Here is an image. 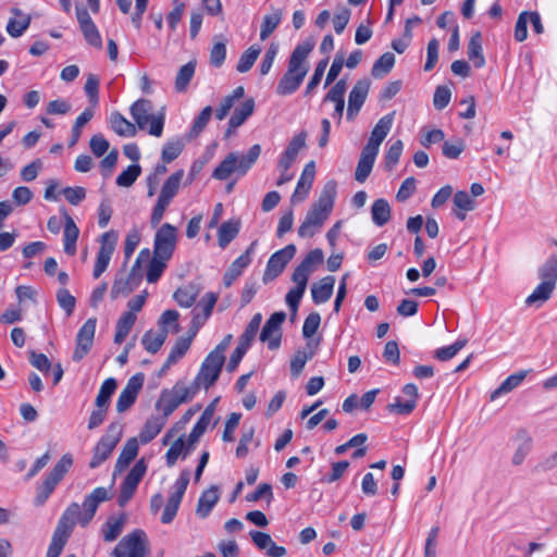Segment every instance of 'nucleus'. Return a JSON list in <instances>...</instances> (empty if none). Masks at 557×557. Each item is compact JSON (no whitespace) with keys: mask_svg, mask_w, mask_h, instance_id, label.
I'll return each instance as SVG.
<instances>
[{"mask_svg":"<svg viewBox=\"0 0 557 557\" xmlns=\"http://www.w3.org/2000/svg\"><path fill=\"white\" fill-rule=\"evenodd\" d=\"M394 123V112L382 116L373 127L367 145L362 148L373 153H379L380 146L388 135Z\"/></svg>","mask_w":557,"mask_h":557,"instance_id":"f3484780","label":"nucleus"},{"mask_svg":"<svg viewBox=\"0 0 557 557\" xmlns=\"http://www.w3.org/2000/svg\"><path fill=\"white\" fill-rule=\"evenodd\" d=\"M394 64L395 55L392 52H385L374 62L371 74L375 78H382L391 72Z\"/></svg>","mask_w":557,"mask_h":557,"instance_id":"8fccbe9b","label":"nucleus"},{"mask_svg":"<svg viewBox=\"0 0 557 557\" xmlns=\"http://www.w3.org/2000/svg\"><path fill=\"white\" fill-rule=\"evenodd\" d=\"M191 344V337H181L176 341L168 356V366L175 364L185 356Z\"/></svg>","mask_w":557,"mask_h":557,"instance_id":"4d7b16f0","label":"nucleus"},{"mask_svg":"<svg viewBox=\"0 0 557 557\" xmlns=\"http://www.w3.org/2000/svg\"><path fill=\"white\" fill-rule=\"evenodd\" d=\"M152 102L148 99H138L131 108L129 112L139 129H148V133L154 137H161L165 121L163 110L158 114H152Z\"/></svg>","mask_w":557,"mask_h":557,"instance_id":"20e7f679","label":"nucleus"},{"mask_svg":"<svg viewBox=\"0 0 557 557\" xmlns=\"http://www.w3.org/2000/svg\"><path fill=\"white\" fill-rule=\"evenodd\" d=\"M467 338H458L454 344L436 349L434 357L441 361L450 360L467 345Z\"/></svg>","mask_w":557,"mask_h":557,"instance_id":"6e6d98bb","label":"nucleus"},{"mask_svg":"<svg viewBox=\"0 0 557 557\" xmlns=\"http://www.w3.org/2000/svg\"><path fill=\"white\" fill-rule=\"evenodd\" d=\"M182 404L183 401L172 388H165L161 392L160 397L156 404V408L162 412L164 418H168Z\"/></svg>","mask_w":557,"mask_h":557,"instance_id":"bb28decb","label":"nucleus"},{"mask_svg":"<svg viewBox=\"0 0 557 557\" xmlns=\"http://www.w3.org/2000/svg\"><path fill=\"white\" fill-rule=\"evenodd\" d=\"M123 434L122 425L119 423H111L106 433L97 442L92 458L90 459L89 467L91 469L98 468L104 462L114 450L117 443L121 441Z\"/></svg>","mask_w":557,"mask_h":557,"instance_id":"423d86ee","label":"nucleus"},{"mask_svg":"<svg viewBox=\"0 0 557 557\" xmlns=\"http://www.w3.org/2000/svg\"><path fill=\"white\" fill-rule=\"evenodd\" d=\"M196 62L189 61L180 67L175 78V90L183 92L187 89L191 78L195 75Z\"/></svg>","mask_w":557,"mask_h":557,"instance_id":"c03bdc74","label":"nucleus"},{"mask_svg":"<svg viewBox=\"0 0 557 557\" xmlns=\"http://www.w3.org/2000/svg\"><path fill=\"white\" fill-rule=\"evenodd\" d=\"M148 469V465L145 458H140L136 461V463L132 467L126 478L121 484V490L117 498V503L120 506H125L131 498L134 496L138 484L145 476Z\"/></svg>","mask_w":557,"mask_h":557,"instance_id":"9d476101","label":"nucleus"},{"mask_svg":"<svg viewBox=\"0 0 557 557\" xmlns=\"http://www.w3.org/2000/svg\"><path fill=\"white\" fill-rule=\"evenodd\" d=\"M255 111V100L246 99L240 106L236 107L228 120L225 137H231L236 129L242 126Z\"/></svg>","mask_w":557,"mask_h":557,"instance_id":"412c9836","label":"nucleus"},{"mask_svg":"<svg viewBox=\"0 0 557 557\" xmlns=\"http://www.w3.org/2000/svg\"><path fill=\"white\" fill-rule=\"evenodd\" d=\"M117 233L113 230L102 234L100 239V248L97 253L92 272L95 278L100 277V275L107 270L111 257L114 252L117 243Z\"/></svg>","mask_w":557,"mask_h":557,"instance_id":"4468645a","label":"nucleus"},{"mask_svg":"<svg viewBox=\"0 0 557 557\" xmlns=\"http://www.w3.org/2000/svg\"><path fill=\"white\" fill-rule=\"evenodd\" d=\"M111 128L120 136L133 137L136 135V126L127 121L120 112H113L110 115Z\"/></svg>","mask_w":557,"mask_h":557,"instance_id":"4c0bfd02","label":"nucleus"},{"mask_svg":"<svg viewBox=\"0 0 557 557\" xmlns=\"http://www.w3.org/2000/svg\"><path fill=\"white\" fill-rule=\"evenodd\" d=\"M111 498L110 491L106 487H96L87 495L82 505L70 504L63 511L58 524L73 531L76 523L86 527L95 517L98 506Z\"/></svg>","mask_w":557,"mask_h":557,"instance_id":"7ed1b4c3","label":"nucleus"},{"mask_svg":"<svg viewBox=\"0 0 557 557\" xmlns=\"http://www.w3.org/2000/svg\"><path fill=\"white\" fill-rule=\"evenodd\" d=\"M286 319V313L283 311L274 312L265 321L261 333L260 341L267 343L268 348L271 350L277 349L281 345L282 332L281 327Z\"/></svg>","mask_w":557,"mask_h":557,"instance_id":"2eb2a0df","label":"nucleus"},{"mask_svg":"<svg viewBox=\"0 0 557 557\" xmlns=\"http://www.w3.org/2000/svg\"><path fill=\"white\" fill-rule=\"evenodd\" d=\"M539 277L541 282L556 287L557 283V257L549 256L546 261L539 268Z\"/></svg>","mask_w":557,"mask_h":557,"instance_id":"ea45409f","label":"nucleus"},{"mask_svg":"<svg viewBox=\"0 0 557 557\" xmlns=\"http://www.w3.org/2000/svg\"><path fill=\"white\" fill-rule=\"evenodd\" d=\"M261 52V49L257 46H250L239 58L238 63L236 65V70L239 73H246L248 72L252 65L255 64L256 60L258 59L259 54Z\"/></svg>","mask_w":557,"mask_h":557,"instance_id":"864d4df0","label":"nucleus"},{"mask_svg":"<svg viewBox=\"0 0 557 557\" xmlns=\"http://www.w3.org/2000/svg\"><path fill=\"white\" fill-rule=\"evenodd\" d=\"M240 223L237 220H228L223 222L218 231V242L221 248L226 246L238 235Z\"/></svg>","mask_w":557,"mask_h":557,"instance_id":"e433bc0d","label":"nucleus"},{"mask_svg":"<svg viewBox=\"0 0 557 557\" xmlns=\"http://www.w3.org/2000/svg\"><path fill=\"white\" fill-rule=\"evenodd\" d=\"M116 386L117 384L115 379L109 377L104 380L96 397L95 406L109 408L111 396L114 394Z\"/></svg>","mask_w":557,"mask_h":557,"instance_id":"09e8293b","label":"nucleus"},{"mask_svg":"<svg viewBox=\"0 0 557 557\" xmlns=\"http://www.w3.org/2000/svg\"><path fill=\"white\" fill-rule=\"evenodd\" d=\"M237 162H238V154L235 152H231L215 168V170L212 173V177L220 180V181L227 180L232 173L237 172V170H236Z\"/></svg>","mask_w":557,"mask_h":557,"instance_id":"79ce46f5","label":"nucleus"},{"mask_svg":"<svg viewBox=\"0 0 557 557\" xmlns=\"http://www.w3.org/2000/svg\"><path fill=\"white\" fill-rule=\"evenodd\" d=\"M313 48L312 40H306L296 46L289 57L287 70L276 85L277 95L289 96L298 90L309 71L307 59Z\"/></svg>","mask_w":557,"mask_h":557,"instance_id":"f257e3e1","label":"nucleus"},{"mask_svg":"<svg viewBox=\"0 0 557 557\" xmlns=\"http://www.w3.org/2000/svg\"><path fill=\"white\" fill-rule=\"evenodd\" d=\"M323 261V251L315 248L308 252L304 260L299 263V268H302L308 273H313L317 267Z\"/></svg>","mask_w":557,"mask_h":557,"instance_id":"774afa93","label":"nucleus"},{"mask_svg":"<svg viewBox=\"0 0 557 557\" xmlns=\"http://www.w3.org/2000/svg\"><path fill=\"white\" fill-rule=\"evenodd\" d=\"M72 531L57 524L46 557H59Z\"/></svg>","mask_w":557,"mask_h":557,"instance_id":"c756f323","label":"nucleus"},{"mask_svg":"<svg viewBox=\"0 0 557 557\" xmlns=\"http://www.w3.org/2000/svg\"><path fill=\"white\" fill-rule=\"evenodd\" d=\"M94 114L95 112L92 108H86L77 116L72 127L71 139L69 141L70 147H74L78 143L82 135V128L94 117Z\"/></svg>","mask_w":557,"mask_h":557,"instance_id":"49530a36","label":"nucleus"},{"mask_svg":"<svg viewBox=\"0 0 557 557\" xmlns=\"http://www.w3.org/2000/svg\"><path fill=\"white\" fill-rule=\"evenodd\" d=\"M337 195V184L329 181L324 184L319 199L311 206L305 220L298 227L300 237H312L323 225L331 214Z\"/></svg>","mask_w":557,"mask_h":557,"instance_id":"f03ea898","label":"nucleus"},{"mask_svg":"<svg viewBox=\"0 0 557 557\" xmlns=\"http://www.w3.org/2000/svg\"><path fill=\"white\" fill-rule=\"evenodd\" d=\"M335 277L332 275L324 276L318 283L311 286V296L315 305L324 304L330 300L333 295Z\"/></svg>","mask_w":557,"mask_h":557,"instance_id":"b1692460","label":"nucleus"},{"mask_svg":"<svg viewBox=\"0 0 557 557\" xmlns=\"http://www.w3.org/2000/svg\"><path fill=\"white\" fill-rule=\"evenodd\" d=\"M169 332L170 330L164 329H160L159 331H147L141 338L144 348L150 354H156L164 344Z\"/></svg>","mask_w":557,"mask_h":557,"instance_id":"2f4dec72","label":"nucleus"},{"mask_svg":"<svg viewBox=\"0 0 557 557\" xmlns=\"http://www.w3.org/2000/svg\"><path fill=\"white\" fill-rule=\"evenodd\" d=\"M177 243V228L164 223L154 234L153 255L170 260Z\"/></svg>","mask_w":557,"mask_h":557,"instance_id":"9b49d317","label":"nucleus"},{"mask_svg":"<svg viewBox=\"0 0 557 557\" xmlns=\"http://www.w3.org/2000/svg\"><path fill=\"white\" fill-rule=\"evenodd\" d=\"M283 17L282 10L275 9L272 13L264 15L261 29H260V39L265 40L280 25Z\"/></svg>","mask_w":557,"mask_h":557,"instance_id":"a18cd8bd","label":"nucleus"},{"mask_svg":"<svg viewBox=\"0 0 557 557\" xmlns=\"http://www.w3.org/2000/svg\"><path fill=\"white\" fill-rule=\"evenodd\" d=\"M468 58L476 69H481L485 65V58L482 49V37L481 33L476 32L473 34L468 42Z\"/></svg>","mask_w":557,"mask_h":557,"instance_id":"c9c22d12","label":"nucleus"},{"mask_svg":"<svg viewBox=\"0 0 557 557\" xmlns=\"http://www.w3.org/2000/svg\"><path fill=\"white\" fill-rule=\"evenodd\" d=\"M186 445L184 437L181 436L177 440L174 441V443L171 445L169 450L165 454V460L168 467H173L178 457L183 455V458H185L188 454H186Z\"/></svg>","mask_w":557,"mask_h":557,"instance_id":"bf43d9fd","label":"nucleus"},{"mask_svg":"<svg viewBox=\"0 0 557 557\" xmlns=\"http://www.w3.org/2000/svg\"><path fill=\"white\" fill-rule=\"evenodd\" d=\"M244 95V87L238 86L232 91V94L223 97L220 102V106L214 111L215 119L219 121H223L230 113L231 109L234 107L235 102L242 99Z\"/></svg>","mask_w":557,"mask_h":557,"instance_id":"72a5a7b5","label":"nucleus"},{"mask_svg":"<svg viewBox=\"0 0 557 557\" xmlns=\"http://www.w3.org/2000/svg\"><path fill=\"white\" fill-rule=\"evenodd\" d=\"M260 153H261V146L259 144H256L249 148V150L246 154L238 156V162L236 165L237 172L242 175L246 174L247 171L257 161Z\"/></svg>","mask_w":557,"mask_h":557,"instance_id":"603ef678","label":"nucleus"},{"mask_svg":"<svg viewBox=\"0 0 557 557\" xmlns=\"http://www.w3.org/2000/svg\"><path fill=\"white\" fill-rule=\"evenodd\" d=\"M117 233L113 230L102 234L100 239V248L97 253L92 272L95 278L100 277V275L107 270L111 257L114 252L117 243Z\"/></svg>","mask_w":557,"mask_h":557,"instance_id":"ddd939ff","label":"nucleus"},{"mask_svg":"<svg viewBox=\"0 0 557 557\" xmlns=\"http://www.w3.org/2000/svg\"><path fill=\"white\" fill-rule=\"evenodd\" d=\"M58 484V482L47 475L44 482L36 490V496L34 499L35 506H42L53 493Z\"/></svg>","mask_w":557,"mask_h":557,"instance_id":"5fc2aeb1","label":"nucleus"},{"mask_svg":"<svg viewBox=\"0 0 557 557\" xmlns=\"http://www.w3.org/2000/svg\"><path fill=\"white\" fill-rule=\"evenodd\" d=\"M139 443L137 437H131L125 442L114 466V476L128 468L131 462L137 457Z\"/></svg>","mask_w":557,"mask_h":557,"instance_id":"4be33fe9","label":"nucleus"},{"mask_svg":"<svg viewBox=\"0 0 557 557\" xmlns=\"http://www.w3.org/2000/svg\"><path fill=\"white\" fill-rule=\"evenodd\" d=\"M224 361L215 358V355H207L194 379L199 389L208 391L220 377Z\"/></svg>","mask_w":557,"mask_h":557,"instance_id":"6e6552de","label":"nucleus"},{"mask_svg":"<svg viewBox=\"0 0 557 557\" xmlns=\"http://www.w3.org/2000/svg\"><path fill=\"white\" fill-rule=\"evenodd\" d=\"M144 384V375L141 373L133 375L128 381L126 386L120 393L119 398L116 400V410L117 412H124L129 409L135 403L139 391L141 389Z\"/></svg>","mask_w":557,"mask_h":557,"instance_id":"a211bd4d","label":"nucleus"},{"mask_svg":"<svg viewBox=\"0 0 557 557\" xmlns=\"http://www.w3.org/2000/svg\"><path fill=\"white\" fill-rule=\"evenodd\" d=\"M73 465V458L70 454H64L61 459L55 463L53 469L49 472L48 476L60 483L64 475L69 472Z\"/></svg>","mask_w":557,"mask_h":557,"instance_id":"052dcab7","label":"nucleus"},{"mask_svg":"<svg viewBox=\"0 0 557 557\" xmlns=\"http://www.w3.org/2000/svg\"><path fill=\"white\" fill-rule=\"evenodd\" d=\"M371 218L376 226H383L389 221L391 207L387 200L380 198L372 203Z\"/></svg>","mask_w":557,"mask_h":557,"instance_id":"58836bf2","label":"nucleus"},{"mask_svg":"<svg viewBox=\"0 0 557 557\" xmlns=\"http://www.w3.org/2000/svg\"><path fill=\"white\" fill-rule=\"evenodd\" d=\"M255 245L256 242L251 243L246 252L240 255L232 262L231 267L224 274L225 286H231L233 282L242 275L243 271L250 264V253L253 250Z\"/></svg>","mask_w":557,"mask_h":557,"instance_id":"5701e85b","label":"nucleus"},{"mask_svg":"<svg viewBox=\"0 0 557 557\" xmlns=\"http://www.w3.org/2000/svg\"><path fill=\"white\" fill-rule=\"evenodd\" d=\"M172 389L175 392V394L178 395L183 404L194 399V397L200 392V389L194 382H191L190 384H186L183 381H177L173 385Z\"/></svg>","mask_w":557,"mask_h":557,"instance_id":"680f3d73","label":"nucleus"},{"mask_svg":"<svg viewBox=\"0 0 557 557\" xmlns=\"http://www.w3.org/2000/svg\"><path fill=\"white\" fill-rule=\"evenodd\" d=\"M376 153L362 149L355 171V180L359 183L366 182L373 169Z\"/></svg>","mask_w":557,"mask_h":557,"instance_id":"473e14b6","label":"nucleus"},{"mask_svg":"<svg viewBox=\"0 0 557 557\" xmlns=\"http://www.w3.org/2000/svg\"><path fill=\"white\" fill-rule=\"evenodd\" d=\"M140 173L141 168L139 164L128 165L126 170H124L120 175H117L115 181L116 185L120 187H129L135 183Z\"/></svg>","mask_w":557,"mask_h":557,"instance_id":"69168bd1","label":"nucleus"},{"mask_svg":"<svg viewBox=\"0 0 557 557\" xmlns=\"http://www.w3.org/2000/svg\"><path fill=\"white\" fill-rule=\"evenodd\" d=\"M138 280L134 273L124 276H119L114 280L110 296L112 299L129 295L137 286Z\"/></svg>","mask_w":557,"mask_h":557,"instance_id":"cd10ccee","label":"nucleus"},{"mask_svg":"<svg viewBox=\"0 0 557 557\" xmlns=\"http://www.w3.org/2000/svg\"><path fill=\"white\" fill-rule=\"evenodd\" d=\"M211 420L207 419V416H200L194 428L191 429L186 445V454H189L198 443L199 438L203 435L208 429Z\"/></svg>","mask_w":557,"mask_h":557,"instance_id":"3c124183","label":"nucleus"},{"mask_svg":"<svg viewBox=\"0 0 557 557\" xmlns=\"http://www.w3.org/2000/svg\"><path fill=\"white\" fill-rule=\"evenodd\" d=\"M529 372V370H521L513 374H510L505 381L502 382V384L495 391L492 392L491 400L493 401L500 397L502 395L508 394L511 391H513L523 382Z\"/></svg>","mask_w":557,"mask_h":557,"instance_id":"c85d7f7f","label":"nucleus"},{"mask_svg":"<svg viewBox=\"0 0 557 557\" xmlns=\"http://www.w3.org/2000/svg\"><path fill=\"white\" fill-rule=\"evenodd\" d=\"M125 524V517L123 515L116 517L111 516L102 525L101 533L106 542L115 541L122 533Z\"/></svg>","mask_w":557,"mask_h":557,"instance_id":"f704fd0d","label":"nucleus"},{"mask_svg":"<svg viewBox=\"0 0 557 557\" xmlns=\"http://www.w3.org/2000/svg\"><path fill=\"white\" fill-rule=\"evenodd\" d=\"M190 479V473L188 470L182 471L180 478L175 481L173 485V492L168 498V502L164 506L163 513L161 516V522L164 524L171 523L180 508L183 496L186 492Z\"/></svg>","mask_w":557,"mask_h":557,"instance_id":"1a4fd4ad","label":"nucleus"},{"mask_svg":"<svg viewBox=\"0 0 557 557\" xmlns=\"http://www.w3.org/2000/svg\"><path fill=\"white\" fill-rule=\"evenodd\" d=\"M370 85L371 83L367 78L360 79L354 85L348 96L347 120L352 121L361 110L367 99Z\"/></svg>","mask_w":557,"mask_h":557,"instance_id":"6ab92c4d","label":"nucleus"},{"mask_svg":"<svg viewBox=\"0 0 557 557\" xmlns=\"http://www.w3.org/2000/svg\"><path fill=\"white\" fill-rule=\"evenodd\" d=\"M296 253V246L289 244L274 252L268 260L262 281L264 284L275 280L286 268Z\"/></svg>","mask_w":557,"mask_h":557,"instance_id":"f8f14e48","label":"nucleus"},{"mask_svg":"<svg viewBox=\"0 0 557 557\" xmlns=\"http://www.w3.org/2000/svg\"><path fill=\"white\" fill-rule=\"evenodd\" d=\"M198 295V287L194 284H188L177 288L173 297L178 306L189 308L196 302Z\"/></svg>","mask_w":557,"mask_h":557,"instance_id":"a19ab883","label":"nucleus"},{"mask_svg":"<svg viewBox=\"0 0 557 557\" xmlns=\"http://www.w3.org/2000/svg\"><path fill=\"white\" fill-rule=\"evenodd\" d=\"M166 418L163 417H151L148 419L141 429L138 443L148 444L151 442L163 429Z\"/></svg>","mask_w":557,"mask_h":557,"instance_id":"7c9ffc66","label":"nucleus"},{"mask_svg":"<svg viewBox=\"0 0 557 557\" xmlns=\"http://www.w3.org/2000/svg\"><path fill=\"white\" fill-rule=\"evenodd\" d=\"M96 318H89L79 329L76 336V347L73 352V360L81 361L91 349L95 332H96Z\"/></svg>","mask_w":557,"mask_h":557,"instance_id":"dca6fc26","label":"nucleus"},{"mask_svg":"<svg viewBox=\"0 0 557 557\" xmlns=\"http://www.w3.org/2000/svg\"><path fill=\"white\" fill-rule=\"evenodd\" d=\"M64 252L67 256H74L76 253V242L79 235V230L74 220L67 213H64Z\"/></svg>","mask_w":557,"mask_h":557,"instance_id":"a878e982","label":"nucleus"},{"mask_svg":"<svg viewBox=\"0 0 557 557\" xmlns=\"http://www.w3.org/2000/svg\"><path fill=\"white\" fill-rule=\"evenodd\" d=\"M404 149V144L400 139L391 145L384 157V166L387 171H392L398 163Z\"/></svg>","mask_w":557,"mask_h":557,"instance_id":"338daca9","label":"nucleus"},{"mask_svg":"<svg viewBox=\"0 0 557 557\" xmlns=\"http://www.w3.org/2000/svg\"><path fill=\"white\" fill-rule=\"evenodd\" d=\"M261 322H262V314L258 312L252 317V319L246 326L244 333L239 337V342L250 347L252 341L255 339V337L259 331Z\"/></svg>","mask_w":557,"mask_h":557,"instance_id":"0e129e2a","label":"nucleus"},{"mask_svg":"<svg viewBox=\"0 0 557 557\" xmlns=\"http://www.w3.org/2000/svg\"><path fill=\"white\" fill-rule=\"evenodd\" d=\"M315 176V163L314 161H309L297 182V186L292 195V202L297 203L304 201L312 187L313 181Z\"/></svg>","mask_w":557,"mask_h":557,"instance_id":"aec40b11","label":"nucleus"},{"mask_svg":"<svg viewBox=\"0 0 557 557\" xmlns=\"http://www.w3.org/2000/svg\"><path fill=\"white\" fill-rule=\"evenodd\" d=\"M212 112L213 110L210 106H207L201 110L193 122L189 133L190 137H197L206 128L211 119Z\"/></svg>","mask_w":557,"mask_h":557,"instance_id":"e2e57ef3","label":"nucleus"},{"mask_svg":"<svg viewBox=\"0 0 557 557\" xmlns=\"http://www.w3.org/2000/svg\"><path fill=\"white\" fill-rule=\"evenodd\" d=\"M183 177L184 171L177 170L176 172L172 173L163 183L157 202L152 208L150 218V223L152 226H157L162 221L164 212L180 191Z\"/></svg>","mask_w":557,"mask_h":557,"instance_id":"39448f33","label":"nucleus"},{"mask_svg":"<svg viewBox=\"0 0 557 557\" xmlns=\"http://www.w3.org/2000/svg\"><path fill=\"white\" fill-rule=\"evenodd\" d=\"M133 312H124L116 322L114 343L122 344L136 322Z\"/></svg>","mask_w":557,"mask_h":557,"instance_id":"37998d69","label":"nucleus"},{"mask_svg":"<svg viewBox=\"0 0 557 557\" xmlns=\"http://www.w3.org/2000/svg\"><path fill=\"white\" fill-rule=\"evenodd\" d=\"M556 287L541 282L534 290L527 297L525 304L528 306L542 305L547 301Z\"/></svg>","mask_w":557,"mask_h":557,"instance_id":"de8ad7c7","label":"nucleus"},{"mask_svg":"<svg viewBox=\"0 0 557 557\" xmlns=\"http://www.w3.org/2000/svg\"><path fill=\"white\" fill-rule=\"evenodd\" d=\"M220 499L219 488L215 485L203 491L198 499L196 513L199 518H207Z\"/></svg>","mask_w":557,"mask_h":557,"instance_id":"393cba45","label":"nucleus"},{"mask_svg":"<svg viewBox=\"0 0 557 557\" xmlns=\"http://www.w3.org/2000/svg\"><path fill=\"white\" fill-rule=\"evenodd\" d=\"M166 262L168 259L153 255L152 259L149 262L146 274L148 283H156L161 277L163 271L166 268Z\"/></svg>","mask_w":557,"mask_h":557,"instance_id":"13d9d810","label":"nucleus"},{"mask_svg":"<svg viewBox=\"0 0 557 557\" xmlns=\"http://www.w3.org/2000/svg\"><path fill=\"white\" fill-rule=\"evenodd\" d=\"M146 534L143 530L136 529L117 543L111 557H146Z\"/></svg>","mask_w":557,"mask_h":557,"instance_id":"0eeeda50","label":"nucleus"}]
</instances>
